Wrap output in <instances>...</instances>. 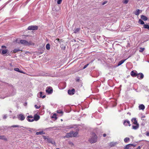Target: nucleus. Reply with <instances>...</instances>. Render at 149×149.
<instances>
[{
  "label": "nucleus",
  "mask_w": 149,
  "mask_h": 149,
  "mask_svg": "<svg viewBox=\"0 0 149 149\" xmlns=\"http://www.w3.org/2000/svg\"><path fill=\"white\" fill-rule=\"evenodd\" d=\"M14 70L17 72H19L21 73H24L22 71L20 70L19 68H14Z\"/></svg>",
  "instance_id": "20"
},
{
  "label": "nucleus",
  "mask_w": 149,
  "mask_h": 149,
  "mask_svg": "<svg viewBox=\"0 0 149 149\" xmlns=\"http://www.w3.org/2000/svg\"><path fill=\"white\" fill-rule=\"evenodd\" d=\"M45 134V132H44L43 131H40V132H36V134L37 135H39V134Z\"/></svg>",
  "instance_id": "23"
},
{
  "label": "nucleus",
  "mask_w": 149,
  "mask_h": 149,
  "mask_svg": "<svg viewBox=\"0 0 149 149\" xmlns=\"http://www.w3.org/2000/svg\"><path fill=\"white\" fill-rule=\"evenodd\" d=\"M132 146L135 147V146L132 144H129L126 145L124 147V149H129Z\"/></svg>",
  "instance_id": "12"
},
{
  "label": "nucleus",
  "mask_w": 149,
  "mask_h": 149,
  "mask_svg": "<svg viewBox=\"0 0 149 149\" xmlns=\"http://www.w3.org/2000/svg\"><path fill=\"white\" fill-rule=\"evenodd\" d=\"M114 146V143H110V146H111V147H112L113 146Z\"/></svg>",
  "instance_id": "37"
},
{
  "label": "nucleus",
  "mask_w": 149,
  "mask_h": 149,
  "mask_svg": "<svg viewBox=\"0 0 149 149\" xmlns=\"http://www.w3.org/2000/svg\"><path fill=\"white\" fill-rule=\"evenodd\" d=\"M53 116H56V114H54V115H53Z\"/></svg>",
  "instance_id": "54"
},
{
  "label": "nucleus",
  "mask_w": 149,
  "mask_h": 149,
  "mask_svg": "<svg viewBox=\"0 0 149 149\" xmlns=\"http://www.w3.org/2000/svg\"><path fill=\"white\" fill-rule=\"evenodd\" d=\"M46 97V95H43V96L42 97V98H45Z\"/></svg>",
  "instance_id": "48"
},
{
  "label": "nucleus",
  "mask_w": 149,
  "mask_h": 149,
  "mask_svg": "<svg viewBox=\"0 0 149 149\" xmlns=\"http://www.w3.org/2000/svg\"><path fill=\"white\" fill-rule=\"evenodd\" d=\"M131 121L134 124H139L137 123V121L136 119L135 118H133L131 120Z\"/></svg>",
  "instance_id": "15"
},
{
  "label": "nucleus",
  "mask_w": 149,
  "mask_h": 149,
  "mask_svg": "<svg viewBox=\"0 0 149 149\" xmlns=\"http://www.w3.org/2000/svg\"><path fill=\"white\" fill-rule=\"evenodd\" d=\"M129 0H123L122 2L124 4H126L128 3Z\"/></svg>",
  "instance_id": "32"
},
{
  "label": "nucleus",
  "mask_w": 149,
  "mask_h": 149,
  "mask_svg": "<svg viewBox=\"0 0 149 149\" xmlns=\"http://www.w3.org/2000/svg\"><path fill=\"white\" fill-rule=\"evenodd\" d=\"M20 42L21 44L26 46L33 45H34V44L31 41L28 42L26 40H20Z\"/></svg>",
  "instance_id": "2"
},
{
  "label": "nucleus",
  "mask_w": 149,
  "mask_h": 149,
  "mask_svg": "<svg viewBox=\"0 0 149 149\" xmlns=\"http://www.w3.org/2000/svg\"><path fill=\"white\" fill-rule=\"evenodd\" d=\"M138 22L141 24H144V22L141 19H139Z\"/></svg>",
  "instance_id": "26"
},
{
  "label": "nucleus",
  "mask_w": 149,
  "mask_h": 149,
  "mask_svg": "<svg viewBox=\"0 0 149 149\" xmlns=\"http://www.w3.org/2000/svg\"><path fill=\"white\" fill-rule=\"evenodd\" d=\"M143 26L145 29L149 30V25L145 24Z\"/></svg>",
  "instance_id": "29"
},
{
  "label": "nucleus",
  "mask_w": 149,
  "mask_h": 149,
  "mask_svg": "<svg viewBox=\"0 0 149 149\" xmlns=\"http://www.w3.org/2000/svg\"><path fill=\"white\" fill-rule=\"evenodd\" d=\"M136 125H133L132 126V129L134 130H136L139 127V124H135Z\"/></svg>",
  "instance_id": "19"
},
{
  "label": "nucleus",
  "mask_w": 149,
  "mask_h": 149,
  "mask_svg": "<svg viewBox=\"0 0 149 149\" xmlns=\"http://www.w3.org/2000/svg\"><path fill=\"white\" fill-rule=\"evenodd\" d=\"M89 64H87L86 65H84V68H83V69H85V68H86L89 65Z\"/></svg>",
  "instance_id": "38"
},
{
  "label": "nucleus",
  "mask_w": 149,
  "mask_h": 149,
  "mask_svg": "<svg viewBox=\"0 0 149 149\" xmlns=\"http://www.w3.org/2000/svg\"><path fill=\"white\" fill-rule=\"evenodd\" d=\"M141 148L140 146H139L136 149H140Z\"/></svg>",
  "instance_id": "50"
},
{
  "label": "nucleus",
  "mask_w": 149,
  "mask_h": 149,
  "mask_svg": "<svg viewBox=\"0 0 149 149\" xmlns=\"http://www.w3.org/2000/svg\"><path fill=\"white\" fill-rule=\"evenodd\" d=\"M8 50L7 49H6L4 50H2V54L4 55L5 54H6L8 52Z\"/></svg>",
  "instance_id": "24"
},
{
  "label": "nucleus",
  "mask_w": 149,
  "mask_h": 149,
  "mask_svg": "<svg viewBox=\"0 0 149 149\" xmlns=\"http://www.w3.org/2000/svg\"><path fill=\"white\" fill-rule=\"evenodd\" d=\"M68 127L67 128H68V129H71V128H73V127H72V126H71L70 127V126H68Z\"/></svg>",
  "instance_id": "45"
},
{
  "label": "nucleus",
  "mask_w": 149,
  "mask_h": 149,
  "mask_svg": "<svg viewBox=\"0 0 149 149\" xmlns=\"http://www.w3.org/2000/svg\"><path fill=\"white\" fill-rule=\"evenodd\" d=\"M123 124L125 126H126L128 125L130 126L131 125V124H130V121L128 120H124L123 123Z\"/></svg>",
  "instance_id": "9"
},
{
  "label": "nucleus",
  "mask_w": 149,
  "mask_h": 149,
  "mask_svg": "<svg viewBox=\"0 0 149 149\" xmlns=\"http://www.w3.org/2000/svg\"><path fill=\"white\" fill-rule=\"evenodd\" d=\"M46 92L48 94H51L53 92L52 88L51 86L47 87L46 89Z\"/></svg>",
  "instance_id": "3"
},
{
  "label": "nucleus",
  "mask_w": 149,
  "mask_h": 149,
  "mask_svg": "<svg viewBox=\"0 0 149 149\" xmlns=\"http://www.w3.org/2000/svg\"><path fill=\"white\" fill-rule=\"evenodd\" d=\"M46 48L47 50H49L50 49V45L49 44H47L46 45Z\"/></svg>",
  "instance_id": "33"
},
{
  "label": "nucleus",
  "mask_w": 149,
  "mask_h": 149,
  "mask_svg": "<svg viewBox=\"0 0 149 149\" xmlns=\"http://www.w3.org/2000/svg\"><path fill=\"white\" fill-rule=\"evenodd\" d=\"M126 59H125L123 60H122L121 61H120L118 64V66H120V65H121L125 61Z\"/></svg>",
  "instance_id": "21"
},
{
  "label": "nucleus",
  "mask_w": 149,
  "mask_h": 149,
  "mask_svg": "<svg viewBox=\"0 0 149 149\" xmlns=\"http://www.w3.org/2000/svg\"><path fill=\"white\" fill-rule=\"evenodd\" d=\"M2 50L1 49H0V53H1V52H2Z\"/></svg>",
  "instance_id": "52"
},
{
  "label": "nucleus",
  "mask_w": 149,
  "mask_h": 149,
  "mask_svg": "<svg viewBox=\"0 0 149 149\" xmlns=\"http://www.w3.org/2000/svg\"><path fill=\"white\" fill-rule=\"evenodd\" d=\"M10 66L11 67H12V64H10Z\"/></svg>",
  "instance_id": "55"
},
{
  "label": "nucleus",
  "mask_w": 149,
  "mask_h": 149,
  "mask_svg": "<svg viewBox=\"0 0 149 149\" xmlns=\"http://www.w3.org/2000/svg\"><path fill=\"white\" fill-rule=\"evenodd\" d=\"M139 110H144L145 109V107L143 104L140 105L139 107Z\"/></svg>",
  "instance_id": "17"
},
{
  "label": "nucleus",
  "mask_w": 149,
  "mask_h": 149,
  "mask_svg": "<svg viewBox=\"0 0 149 149\" xmlns=\"http://www.w3.org/2000/svg\"><path fill=\"white\" fill-rule=\"evenodd\" d=\"M80 79L79 78L77 79H76V81L77 82H79V81Z\"/></svg>",
  "instance_id": "46"
},
{
  "label": "nucleus",
  "mask_w": 149,
  "mask_h": 149,
  "mask_svg": "<svg viewBox=\"0 0 149 149\" xmlns=\"http://www.w3.org/2000/svg\"><path fill=\"white\" fill-rule=\"evenodd\" d=\"M56 149H59V148H56Z\"/></svg>",
  "instance_id": "56"
},
{
  "label": "nucleus",
  "mask_w": 149,
  "mask_h": 149,
  "mask_svg": "<svg viewBox=\"0 0 149 149\" xmlns=\"http://www.w3.org/2000/svg\"><path fill=\"white\" fill-rule=\"evenodd\" d=\"M47 141L49 143H52V144H53V143L52 142V141L51 139L50 138H48L47 139Z\"/></svg>",
  "instance_id": "25"
},
{
  "label": "nucleus",
  "mask_w": 149,
  "mask_h": 149,
  "mask_svg": "<svg viewBox=\"0 0 149 149\" xmlns=\"http://www.w3.org/2000/svg\"><path fill=\"white\" fill-rule=\"evenodd\" d=\"M73 131H70L69 133L66 134V135L64 137V138H69L72 137Z\"/></svg>",
  "instance_id": "8"
},
{
  "label": "nucleus",
  "mask_w": 149,
  "mask_h": 149,
  "mask_svg": "<svg viewBox=\"0 0 149 149\" xmlns=\"http://www.w3.org/2000/svg\"><path fill=\"white\" fill-rule=\"evenodd\" d=\"M42 136L43 137V139L45 140L46 139H47L48 138L46 137V136Z\"/></svg>",
  "instance_id": "41"
},
{
  "label": "nucleus",
  "mask_w": 149,
  "mask_h": 149,
  "mask_svg": "<svg viewBox=\"0 0 149 149\" xmlns=\"http://www.w3.org/2000/svg\"><path fill=\"white\" fill-rule=\"evenodd\" d=\"M106 136V134H103V136L104 137H105V136Z\"/></svg>",
  "instance_id": "49"
},
{
  "label": "nucleus",
  "mask_w": 149,
  "mask_h": 149,
  "mask_svg": "<svg viewBox=\"0 0 149 149\" xmlns=\"http://www.w3.org/2000/svg\"><path fill=\"white\" fill-rule=\"evenodd\" d=\"M18 119L21 121L23 120L25 118L24 115L22 114H20L18 116Z\"/></svg>",
  "instance_id": "6"
},
{
  "label": "nucleus",
  "mask_w": 149,
  "mask_h": 149,
  "mask_svg": "<svg viewBox=\"0 0 149 149\" xmlns=\"http://www.w3.org/2000/svg\"><path fill=\"white\" fill-rule=\"evenodd\" d=\"M107 3V1H105L102 4V5H104L105 4H106Z\"/></svg>",
  "instance_id": "43"
},
{
  "label": "nucleus",
  "mask_w": 149,
  "mask_h": 149,
  "mask_svg": "<svg viewBox=\"0 0 149 149\" xmlns=\"http://www.w3.org/2000/svg\"><path fill=\"white\" fill-rule=\"evenodd\" d=\"M138 73L137 71L136 70H133L130 73L131 76L133 77H135L137 76Z\"/></svg>",
  "instance_id": "5"
},
{
  "label": "nucleus",
  "mask_w": 149,
  "mask_h": 149,
  "mask_svg": "<svg viewBox=\"0 0 149 149\" xmlns=\"http://www.w3.org/2000/svg\"><path fill=\"white\" fill-rule=\"evenodd\" d=\"M40 96L41 97H42V92H40Z\"/></svg>",
  "instance_id": "47"
},
{
  "label": "nucleus",
  "mask_w": 149,
  "mask_h": 149,
  "mask_svg": "<svg viewBox=\"0 0 149 149\" xmlns=\"http://www.w3.org/2000/svg\"><path fill=\"white\" fill-rule=\"evenodd\" d=\"M140 49L141 50H139V52H143L144 50V48H140Z\"/></svg>",
  "instance_id": "35"
},
{
  "label": "nucleus",
  "mask_w": 149,
  "mask_h": 149,
  "mask_svg": "<svg viewBox=\"0 0 149 149\" xmlns=\"http://www.w3.org/2000/svg\"><path fill=\"white\" fill-rule=\"evenodd\" d=\"M80 30V29L79 28H76L74 29V32L75 33H77Z\"/></svg>",
  "instance_id": "27"
},
{
  "label": "nucleus",
  "mask_w": 149,
  "mask_h": 149,
  "mask_svg": "<svg viewBox=\"0 0 149 149\" xmlns=\"http://www.w3.org/2000/svg\"><path fill=\"white\" fill-rule=\"evenodd\" d=\"M27 120L30 122H33L34 121L33 117L31 115L28 116L27 117Z\"/></svg>",
  "instance_id": "11"
},
{
  "label": "nucleus",
  "mask_w": 149,
  "mask_h": 149,
  "mask_svg": "<svg viewBox=\"0 0 149 149\" xmlns=\"http://www.w3.org/2000/svg\"><path fill=\"white\" fill-rule=\"evenodd\" d=\"M57 112L58 113L61 114V116H62L63 113V112L61 110H58L57 111Z\"/></svg>",
  "instance_id": "31"
},
{
  "label": "nucleus",
  "mask_w": 149,
  "mask_h": 149,
  "mask_svg": "<svg viewBox=\"0 0 149 149\" xmlns=\"http://www.w3.org/2000/svg\"><path fill=\"white\" fill-rule=\"evenodd\" d=\"M21 51V50L20 49H14V50L13 51V53H16L17 52H19Z\"/></svg>",
  "instance_id": "28"
},
{
  "label": "nucleus",
  "mask_w": 149,
  "mask_h": 149,
  "mask_svg": "<svg viewBox=\"0 0 149 149\" xmlns=\"http://www.w3.org/2000/svg\"><path fill=\"white\" fill-rule=\"evenodd\" d=\"M56 40H57L58 41H59V38H57L56 39Z\"/></svg>",
  "instance_id": "51"
},
{
  "label": "nucleus",
  "mask_w": 149,
  "mask_h": 149,
  "mask_svg": "<svg viewBox=\"0 0 149 149\" xmlns=\"http://www.w3.org/2000/svg\"><path fill=\"white\" fill-rule=\"evenodd\" d=\"M40 116L39 115L36 114L34 115V118H33V119H34V120H35L37 121L40 119Z\"/></svg>",
  "instance_id": "14"
},
{
  "label": "nucleus",
  "mask_w": 149,
  "mask_h": 149,
  "mask_svg": "<svg viewBox=\"0 0 149 149\" xmlns=\"http://www.w3.org/2000/svg\"><path fill=\"white\" fill-rule=\"evenodd\" d=\"M62 1V0H58L57 1V3L58 4H60Z\"/></svg>",
  "instance_id": "34"
},
{
  "label": "nucleus",
  "mask_w": 149,
  "mask_h": 149,
  "mask_svg": "<svg viewBox=\"0 0 149 149\" xmlns=\"http://www.w3.org/2000/svg\"><path fill=\"white\" fill-rule=\"evenodd\" d=\"M68 94L70 95H73L75 93V90L74 88H72L71 90H68Z\"/></svg>",
  "instance_id": "7"
},
{
  "label": "nucleus",
  "mask_w": 149,
  "mask_h": 149,
  "mask_svg": "<svg viewBox=\"0 0 149 149\" xmlns=\"http://www.w3.org/2000/svg\"><path fill=\"white\" fill-rule=\"evenodd\" d=\"M0 139L3 140L5 141H7V139L4 135L0 136Z\"/></svg>",
  "instance_id": "18"
},
{
  "label": "nucleus",
  "mask_w": 149,
  "mask_h": 149,
  "mask_svg": "<svg viewBox=\"0 0 149 149\" xmlns=\"http://www.w3.org/2000/svg\"><path fill=\"white\" fill-rule=\"evenodd\" d=\"M141 19L143 20L144 21H146L148 19V18L145 16L143 15H142L141 16Z\"/></svg>",
  "instance_id": "16"
},
{
  "label": "nucleus",
  "mask_w": 149,
  "mask_h": 149,
  "mask_svg": "<svg viewBox=\"0 0 149 149\" xmlns=\"http://www.w3.org/2000/svg\"><path fill=\"white\" fill-rule=\"evenodd\" d=\"M37 109H38L40 108V106H38L36 104L34 106Z\"/></svg>",
  "instance_id": "36"
},
{
  "label": "nucleus",
  "mask_w": 149,
  "mask_h": 149,
  "mask_svg": "<svg viewBox=\"0 0 149 149\" xmlns=\"http://www.w3.org/2000/svg\"><path fill=\"white\" fill-rule=\"evenodd\" d=\"M1 47L2 48H5L6 49V47L4 45H2L1 46Z\"/></svg>",
  "instance_id": "40"
},
{
  "label": "nucleus",
  "mask_w": 149,
  "mask_h": 149,
  "mask_svg": "<svg viewBox=\"0 0 149 149\" xmlns=\"http://www.w3.org/2000/svg\"><path fill=\"white\" fill-rule=\"evenodd\" d=\"M38 26H36L32 25L29 26L28 28V29L29 30H36L38 29Z\"/></svg>",
  "instance_id": "4"
},
{
  "label": "nucleus",
  "mask_w": 149,
  "mask_h": 149,
  "mask_svg": "<svg viewBox=\"0 0 149 149\" xmlns=\"http://www.w3.org/2000/svg\"><path fill=\"white\" fill-rule=\"evenodd\" d=\"M79 130H77L76 132H74L73 131L72 137H77L78 134V132Z\"/></svg>",
  "instance_id": "13"
},
{
  "label": "nucleus",
  "mask_w": 149,
  "mask_h": 149,
  "mask_svg": "<svg viewBox=\"0 0 149 149\" xmlns=\"http://www.w3.org/2000/svg\"><path fill=\"white\" fill-rule=\"evenodd\" d=\"M144 77L143 74L141 73H139L137 74V77L139 79H142Z\"/></svg>",
  "instance_id": "10"
},
{
  "label": "nucleus",
  "mask_w": 149,
  "mask_h": 149,
  "mask_svg": "<svg viewBox=\"0 0 149 149\" xmlns=\"http://www.w3.org/2000/svg\"><path fill=\"white\" fill-rule=\"evenodd\" d=\"M11 127H19V126L18 125H12L11 126Z\"/></svg>",
  "instance_id": "39"
},
{
  "label": "nucleus",
  "mask_w": 149,
  "mask_h": 149,
  "mask_svg": "<svg viewBox=\"0 0 149 149\" xmlns=\"http://www.w3.org/2000/svg\"><path fill=\"white\" fill-rule=\"evenodd\" d=\"M140 11L139 9L136 10L134 12V14L137 15H139L140 13Z\"/></svg>",
  "instance_id": "22"
},
{
  "label": "nucleus",
  "mask_w": 149,
  "mask_h": 149,
  "mask_svg": "<svg viewBox=\"0 0 149 149\" xmlns=\"http://www.w3.org/2000/svg\"><path fill=\"white\" fill-rule=\"evenodd\" d=\"M97 136L96 134L94 133H92L91 134L89 141L91 143H95L97 141Z\"/></svg>",
  "instance_id": "1"
},
{
  "label": "nucleus",
  "mask_w": 149,
  "mask_h": 149,
  "mask_svg": "<svg viewBox=\"0 0 149 149\" xmlns=\"http://www.w3.org/2000/svg\"><path fill=\"white\" fill-rule=\"evenodd\" d=\"M70 144H72V145H73V143H72V142H71L70 143Z\"/></svg>",
  "instance_id": "53"
},
{
  "label": "nucleus",
  "mask_w": 149,
  "mask_h": 149,
  "mask_svg": "<svg viewBox=\"0 0 149 149\" xmlns=\"http://www.w3.org/2000/svg\"><path fill=\"white\" fill-rule=\"evenodd\" d=\"M7 116L6 115H5L3 116V119H5L7 118Z\"/></svg>",
  "instance_id": "42"
},
{
  "label": "nucleus",
  "mask_w": 149,
  "mask_h": 149,
  "mask_svg": "<svg viewBox=\"0 0 149 149\" xmlns=\"http://www.w3.org/2000/svg\"><path fill=\"white\" fill-rule=\"evenodd\" d=\"M130 140L129 138L126 137L124 139V141L125 143H127L128 141Z\"/></svg>",
  "instance_id": "30"
},
{
  "label": "nucleus",
  "mask_w": 149,
  "mask_h": 149,
  "mask_svg": "<svg viewBox=\"0 0 149 149\" xmlns=\"http://www.w3.org/2000/svg\"><path fill=\"white\" fill-rule=\"evenodd\" d=\"M146 135L148 136H149V132H146Z\"/></svg>",
  "instance_id": "44"
}]
</instances>
